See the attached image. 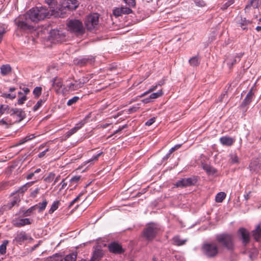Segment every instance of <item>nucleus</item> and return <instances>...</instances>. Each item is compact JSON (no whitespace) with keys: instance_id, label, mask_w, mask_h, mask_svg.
Segmentation results:
<instances>
[{"instance_id":"13d9d810","label":"nucleus","mask_w":261,"mask_h":261,"mask_svg":"<svg viewBox=\"0 0 261 261\" xmlns=\"http://www.w3.org/2000/svg\"><path fill=\"white\" fill-rule=\"evenodd\" d=\"M83 194L80 193L74 199H73L70 203L69 207H71L74 203L77 202L80 198L82 196Z\"/></svg>"},{"instance_id":"a19ab883","label":"nucleus","mask_w":261,"mask_h":261,"mask_svg":"<svg viewBox=\"0 0 261 261\" xmlns=\"http://www.w3.org/2000/svg\"><path fill=\"white\" fill-rule=\"evenodd\" d=\"M185 179L188 186L194 185L197 182V179L195 177L185 178Z\"/></svg>"},{"instance_id":"f704fd0d","label":"nucleus","mask_w":261,"mask_h":261,"mask_svg":"<svg viewBox=\"0 0 261 261\" xmlns=\"http://www.w3.org/2000/svg\"><path fill=\"white\" fill-rule=\"evenodd\" d=\"M47 204V201L46 200H44L42 202H40L38 204H36L37 205V209H38L39 212H41L43 211H44Z\"/></svg>"},{"instance_id":"1a4fd4ad","label":"nucleus","mask_w":261,"mask_h":261,"mask_svg":"<svg viewBox=\"0 0 261 261\" xmlns=\"http://www.w3.org/2000/svg\"><path fill=\"white\" fill-rule=\"evenodd\" d=\"M88 81V77H83L75 81L74 83H70L68 86L69 90L72 91L77 90L82 88Z\"/></svg>"},{"instance_id":"6e6552de","label":"nucleus","mask_w":261,"mask_h":261,"mask_svg":"<svg viewBox=\"0 0 261 261\" xmlns=\"http://www.w3.org/2000/svg\"><path fill=\"white\" fill-rule=\"evenodd\" d=\"M28 240H32L33 239L24 231H17L13 240V242L21 245L25 241Z\"/></svg>"},{"instance_id":"de8ad7c7","label":"nucleus","mask_w":261,"mask_h":261,"mask_svg":"<svg viewBox=\"0 0 261 261\" xmlns=\"http://www.w3.org/2000/svg\"><path fill=\"white\" fill-rule=\"evenodd\" d=\"M79 99V97L77 96H74L71 99H70L67 101V105L69 106L72 105L73 104L76 103L78 100Z\"/></svg>"},{"instance_id":"dca6fc26","label":"nucleus","mask_w":261,"mask_h":261,"mask_svg":"<svg viewBox=\"0 0 261 261\" xmlns=\"http://www.w3.org/2000/svg\"><path fill=\"white\" fill-rule=\"evenodd\" d=\"M260 5L261 0H249L244 8V12L245 13H249L251 7H253L254 9H258Z\"/></svg>"},{"instance_id":"9b49d317","label":"nucleus","mask_w":261,"mask_h":261,"mask_svg":"<svg viewBox=\"0 0 261 261\" xmlns=\"http://www.w3.org/2000/svg\"><path fill=\"white\" fill-rule=\"evenodd\" d=\"M108 249L110 252L114 254H121L124 252L122 246L116 242L111 243L108 245Z\"/></svg>"},{"instance_id":"c03bdc74","label":"nucleus","mask_w":261,"mask_h":261,"mask_svg":"<svg viewBox=\"0 0 261 261\" xmlns=\"http://www.w3.org/2000/svg\"><path fill=\"white\" fill-rule=\"evenodd\" d=\"M233 3L234 0H228L226 3L221 5L220 9L223 11L225 10Z\"/></svg>"},{"instance_id":"0eeeda50","label":"nucleus","mask_w":261,"mask_h":261,"mask_svg":"<svg viewBox=\"0 0 261 261\" xmlns=\"http://www.w3.org/2000/svg\"><path fill=\"white\" fill-rule=\"evenodd\" d=\"M49 39L52 42H62L65 40V35L59 30H53L50 32Z\"/></svg>"},{"instance_id":"393cba45","label":"nucleus","mask_w":261,"mask_h":261,"mask_svg":"<svg viewBox=\"0 0 261 261\" xmlns=\"http://www.w3.org/2000/svg\"><path fill=\"white\" fill-rule=\"evenodd\" d=\"M52 86L57 91L59 90L63 85V82L61 79L56 77L52 80Z\"/></svg>"},{"instance_id":"58836bf2","label":"nucleus","mask_w":261,"mask_h":261,"mask_svg":"<svg viewBox=\"0 0 261 261\" xmlns=\"http://www.w3.org/2000/svg\"><path fill=\"white\" fill-rule=\"evenodd\" d=\"M60 204L59 201H55L52 204L50 208L48 211L49 214L53 213L58 208Z\"/></svg>"},{"instance_id":"473e14b6","label":"nucleus","mask_w":261,"mask_h":261,"mask_svg":"<svg viewBox=\"0 0 261 261\" xmlns=\"http://www.w3.org/2000/svg\"><path fill=\"white\" fill-rule=\"evenodd\" d=\"M35 137L34 134H31L30 135H28L24 137V138L20 140L16 144V146L21 145L25 142L32 140V139L34 138Z\"/></svg>"},{"instance_id":"5701e85b","label":"nucleus","mask_w":261,"mask_h":261,"mask_svg":"<svg viewBox=\"0 0 261 261\" xmlns=\"http://www.w3.org/2000/svg\"><path fill=\"white\" fill-rule=\"evenodd\" d=\"M220 143L223 145L231 146L234 142V140L229 137H222L220 139Z\"/></svg>"},{"instance_id":"774afa93","label":"nucleus","mask_w":261,"mask_h":261,"mask_svg":"<svg viewBox=\"0 0 261 261\" xmlns=\"http://www.w3.org/2000/svg\"><path fill=\"white\" fill-rule=\"evenodd\" d=\"M151 98L149 96V97H147V98H146L142 100V102H144V103H149L150 101H151Z\"/></svg>"},{"instance_id":"f03ea898","label":"nucleus","mask_w":261,"mask_h":261,"mask_svg":"<svg viewBox=\"0 0 261 261\" xmlns=\"http://www.w3.org/2000/svg\"><path fill=\"white\" fill-rule=\"evenodd\" d=\"M216 240L222 248L229 251L234 250L235 246L232 234L227 233H221L217 235Z\"/></svg>"},{"instance_id":"5fc2aeb1","label":"nucleus","mask_w":261,"mask_h":261,"mask_svg":"<svg viewBox=\"0 0 261 261\" xmlns=\"http://www.w3.org/2000/svg\"><path fill=\"white\" fill-rule=\"evenodd\" d=\"M103 154V152H100L99 153L95 155H93L92 158L88 161V162H90L91 161H97L99 156Z\"/></svg>"},{"instance_id":"864d4df0","label":"nucleus","mask_w":261,"mask_h":261,"mask_svg":"<svg viewBox=\"0 0 261 261\" xmlns=\"http://www.w3.org/2000/svg\"><path fill=\"white\" fill-rule=\"evenodd\" d=\"M158 85H156L155 86H152V88L149 89L148 91L144 92L143 94H142L140 96L143 97L148 94L149 93H150L151 92L154 91L157 88Z\"/></svg>"},{"instance_id":"603ef678","label":"nucleus","mask_w":261,"mask_h":261,"mask_svg":"<svg viewBox=\"0 0 261 261\" xmlns=\"http://www.w3.org/2000/svg\"><path fill=\"white\" fill-rule=\"evenodd\" d=\"M124 2L130 7H135L136 5L135 0H123Z\"/></svg>"},{"instance_id":"37998d69","label":"nucleus","mask_w":261,"mask_h":261,"mask_svg":"<svg viewBox=\"0 0 261 261\" xmlns=\"http://www.w3.org/2000/svg\"><path fill=\"white\" fill-rule=\"evenodd\" d=\"M45 101V99H40L39 100L36 104L34 106L33 111L34 112L37 111L42 105V104Z\"/></svg>"},{"instance_id":"39448f33","label":"nucleus","mask_w":261,"mask_h":261,"mask_svg":"<svg viewBox=\"0 0 261 261\" xmlns=\"http://www.w3.org/2000/svg\"><path fill=\"white\" fill-rule=\"evenodd\" d=\"M69 30L76 36H82L85 32L83 23L77 19L70 20L67 23Z\"/></svg>"},{"instance_id":"a18cd8bd","label":"nucleus","mask_w":261,"mask_h":261,"mask_svg":"<svg viewBox=\"0 0 261 261\" xmlns=\"http://www.w3.org/2000/svg\"><path fill=\"white\" fill-rule=\"evenodd\" d=\"M163 94L162 90H159L158 92L152 93L150 97L151 99H155L162 96Z\"/></svg>"},{"instance_id":"09e8293b","label":"nucleus","mask_w":261,"mask_h":261,"mask_svg":"<svg viewBox=\"0 0 261 261\" xmlns=\"http://www.w3.org/2000/svg\"><path fill=\"white\" fill-rule=\"evenodd\" d=\"M55 176V174L53 172H50L49 173L48 175L45 178L44 180L46 182H50L53 180Z\"/></svg>"},{"instance_id":"20e7f679","label":"nucleus","mask_w":261,"mask_h":261,"mask_svg":"<svg viewBox=\"0 0 261 261\" xmlns=\"http://www.w3.org/2000/svg\"><path fill=\"white\" fill-rule=\"evenodd\" d=\"M160 231V228L155 224H150L144 228L142 236L148 242L152 241Z\"/></svg>"},{"instance_id":"2eb2a0df","label":"nucleus","mask_w":261,"mask_h":261,"mask_svg":"<svg viewBox=\"0 0 261 261\" xmlns=\"http://www.w3.org/2000/svg\"><path fill=\"white\" fill-rule=\"evenodd\" d=\"M132 12V10L128 7L115 8L113 11V14L116 17H118L122 14H128Z\"/></svg>"},{"instance_id":"a878e982","label":"nucleus","mask_w":261,"mask_h":261,"mask_svg":"<svg viewBox=\"0 0 261 261\" xmlns=\"http://www.w3.org/2000/svg\"><path fill=\"white\" fill-rule=\"evenodd\" d=\"M252 234L256 241H258L261 239V227L260 224L258 225L256 229L252 231Z\"/></svg>"},{"instance_id":"4468645a","label":"nucleus","mask_w":261,"mask_h":261,"mask_svg":"<svg viewBox=\"0 0 261 261\" xmlns=\"http://www.w3.org/2000/svg\"><path fill=\"white\" fill-rule=\"evenodd\" d=\"M89 118V116H87L85 117V118L82 120L80 123L76 124L75 126L71 128L70 130L68 131L66 134L65 137L66 138L70 137L71 135L74 134L75 133H76L79 129H80L86 123V119Z\"/></svg>"},{"instance_id":"69168bd1","label":"nucleus","mask_w":261,"mask_h":261,"mask_svg":"<svg viewBox=\"0 0 261 261\" xmlns=\"http://www.w3.org/2000/svg\"><path fill=\"white\" fill-rule=\"evenodd\" d=\"M61 184L62 185L61 189H65L67 185V183L65 182V179H63Z\"/></svg>"},{"instance_id":"bb28decb","label":"nucleus","mask_w":261,"mask_h":261,"mask_svg":"<svg viewBox=\"0 0 261 261\" xmlns=\"http://www.w3.org/2000/svg\"><path fill=\"white\" fill-rule=\"evenodd\" d=\"M76 258L77 253L72 252L66 255L64 257L61 258V259L58 260V261H76Z\"/></svg>"},{"instance_id":"0e129e2a","label":"nucleus","mask_w":261,"mask_h":261,"mask_svg":"<svg viewBox=\"0 0 261 261\" xmlns=\"http://www.w3.org/2000/svg\"><path fill=\"white\" fill-rule=\"evenodd\" d=\"M248 97H250L253 98V96H254V93L253 91V88H252L248 93H247V95Z\"/></svg>"},{"instance_id":"3c124183","label":"nucleus","mask_w":261,"mask_h":261,"mask_svg":"<svg viewBox=\"0 0 261 261\" xmlns=\"http://www.w3.org/2000/svg\"><path fill=\"white\" fill-rule=\"evenodd\" d=\"M40 188H37L35 190H33L30 196L32 198H35L36 197L37 195L39 193Z\"/></svg>"},{"instance_id":"e433bc0d","label":"nucleus","mask_w":261,"mask_h":261,"mask_svg":"<svg viewBox=\"0 0 261 261\" xmlns=\"http://www.w3.org/2000/svg\"><path fill=\"white\" fill-rule=\"evenodd\" d=\"M9 243L8 240H5L0 246V254H5L6 253L7 246Z\"/></svg>"},{"instance_id":"ddd939ff","label":"nucleus","mask_w":261,"mask_h":261,"mask_svg":"<svg viewBox=\"0 0 261 261\" xmlns=\"http://www.w3.org/2000/svg\"><path fill=\"white\" fill-rule=\"evenodd\" d=\"M238 233L240 234L243 244L247 245L250 242V234L249 231L245 228H240L238 230Z\"/></svg>"},{"instance_id":"a211bd4d","label":"nucleus","mask_w":261,"mask_h":261,"mask_svg":"<svg viewBox=\"0 0 261 261\" xmlns=\"http://www.w3.org/2000/svg\"><path fill=\"white\" fill-rule=\"evenodd\" d=\"M12 223L14 226L17 227H21L26 225L31 224L32 222L29 218H23L17 220H13Z\"/></svg>"},{"instance_id":"aec40b11","label":"nucleus","mask_w":261,"mask_h":261,"mask_svg":"<svg viewBox=\"0 0 261 261\" xmlns=\"http://www.w3.org/2000/svg\"><path fill=\"white\" fill-rule=\"evenodd\" d=\"M103 256V253L101 249H95L92 254L91 259L89 261H99Z\"/></svg>"},{"instance_id":"bf43d9fd","label":"nucleus","mask_w":261,"mask_h":261,"mask_svg":"<svg viewBox=\"0 0 261 261\" xmlns=\"http://www.w3.org/2000/svg\"><path fill=\"white\" fill-rule=\"evenodd\" d=\"M83 194L80 193L74 199H73L70 203L69 207H71L74 203L77 202L80 198L82 196Z\"/></svg>"},{"instance_id":"49530a36","label":"nucleus","mask_w":261,"mask_h":261,"mask_svg":"<svg viewBox=\"0 0 261 261\" xmlns=\"http://www.w3.org/2000/svg\"><path fill=\"white\" fill-rule=\"evenodd\" d=\"M196 6L203 8L206 6V3L203 0H194Z\"/></svg>"},{"instance_id":"9d476101","label":"nucleus","mask_w":261,"mask_h":261,"mask_svg":"<svg viewBox=\"0 0 261 261\" xmlns=\"http://www.w3.org/2000/svg\"><path fill=\"white\" fill-rule=\"evenodd\" d=\"M94 61L95 58L92 56L76 59L74 60L75 64L81 67L84 66L88 64H92Z\"/></svg>"},{"instance_id":"6e6d98bb","label":"nucleus","mask_w":261,"mask_h":261,"mask_svg":"<svg viewBox=\"0 0 261 261\" xmlns=\"http://www.w3.org/2000/svg\"><path fill=\"white\" fill-rule=\"evenodd\" d=\"M155 118L152 117V118L149 119L148 120H147L145 122V125L147 126H150L155 122Z\"/></svg>"},{"instance_id":"8fccbe9b","label":"nucleus","mask_w":261,"mask_h":261,"mask_svg":"<svg viewBox=\"0 0 261 261\" xmlns=\"http://www.w3.org/2000/svg\"><path fill=\"white\" fill-rule=\"evenodd\" d=\"M231 162L233 164L239 163V158L236 154H232L230 155Z\"/></svg>"},{"instance_id":"e2e57ef3","label":"nucleus","mask_w":261,"mask_h":261,"mask_svg":"<svg viewBox=\"0 0 261 261\" xmlns=\"http://www.w3.org/2000/svg\"><path fill=\"white\" fill-rule=\"evenodd\" d=\"M6 31L4 29H0V43H1L3 36L5 34Z\"/></svg>"},{"instance_id":"b1692460","label":"nucleus","mask_w":261,"mask_h":261,"mask_svg":"<svg viewBox=\"0 0 261 261\" xmlns=\"http://www.w3.org/2000/svg\"><path fill=\"white\" fill-rule=\"evenodd\" d=\"M202 168L209 175H213L217 172L216 169L207 164H203L202 165Z\"/></svg>"},{"instance_id":"c756f323","label":"nucleus","mask_w":261,"mask_h":261,"mask_svg":"<svg viewBox=\"0 0 261 261\" xmlns=\"http://www.w3.org/2000/svg\"><path fill=\"white\" fill-rule=\"evenodd\" d=\"M249 167L251 170H253L254 171L258 170L259 169H260L261 166L258 164V162L257 160L252 161L249 165Z\"/></svg>"},{"instance_id":"4c0bfd02","label":"nucleus","mask_w":261,"mask_h":261,"mask_svg":"<svg viewBox=\"0 0 261 261\" xmlns=\"http://www.w3.org/2000/svg\"><path fill=\"white\" fill-rule=\"evenodd\" d=\"M252 98L246 96L244 99L243 100L240 107L241 108L245 107L249 105L252 100Z\"/></svg>"},{"instance_id":"f8f14e48","label":"nucleus","mask_w":261,"mask_h":261,"mask_svg":"<svg viewBox=\"0 0 261 261\" xmlns=\"http://www.w3.org/2000/svg\"><path fill=\"white\" fill-rule=\"evenodd\" d=\"M79 4L77 0H65L62 4V7L70 11H73L79 7Z\"/></svg>"},{"instance_id":"6ab92c4d","label":"nucleus","mask_w":261,"mask_h":261,"mask_svg":"<svg viewBox=\"0 0 261 261\" xmlns=\"http://www.w3.org/2000/svg\"><path fill=\"white\" fill-rule=\"evenodd\" d=\"M243 54L237 55L235 57H230L226 59L227 64L230 69L237 62H239Z\"/></svg>"},{"instance_id":"72a5a7b5","label":"nucleus","mask_w":261,"mask_h":261,"mask_svg":"<svg viewBox=\"0 0 261 261\" xmlns=\"http://www.w3.org/2000/svg\"><path fill=\"white\" fill-rule=\"evenodd\" d=\"M225 197L226 194L224 192H220L216 195L215 200L217 202H222Z\"/></svg>"},{"instance_id":"c85d7f7f","label":"nucleus","mask_w":261,"mask_h":261,"mask_svg":"<svg viewBox=\"0 0 261 261\" xmlns=\"http://www.w3.org/2000/svg\"><path fill=\"white\" fill-rule=\"evenodd\" d=\"M191 66L195 67L198 66L200 64V59L198 56L191 58L189 61Z\"/></svg>"},{"instance_id":"79ce46f5","label":"nucleus","mask_w":261,"mask_h":261,"mask_svg":"<svg viewBox=\"0 0 261 261\" xmlns=\"http://www.w3.org/2000/svg\"><path fill=\"white\" fill-rule=\"evenodd\" d=\"M175 186L177 187H180V188H185V187H188L187 185L186 181L185 178H182V179L177 181L175 184Z\"/></svg>"},{"instance_id":"680f3d73","label":"nucleus","mask_w":261,"mask_h":261,"mask_svg":"<svg viewBox=\"0 0 261 261\" xmlns=\"http://www.w3.org/2000/svg\"><path fill=\"white\" fill-rule=\"evenodd\" d=\"M3 96L6 98H8L11 99H13L15 98L16 95L15 94H7V93H4L3 94Z\"/></svg>"},{"instance_id":"ea45409f","label":"nucleus","mask_w":261,"mask_h":261,"mask_svg":"<svg viewBox=\"0 0 261 261\" xmlns=\"http://www.w3.org/2000/svg\"><path fill=\"white\" fill-rule=\"evenodd\" d=\"M42 88L41 87H36L34 88L33 93L35 98H38L42 93Z\"/></svg>"},{"instance_id":"7ed1b4c3","label":"nucleus","mask_w":261,"mask_h":261,"mask_svg":"<svg viewBox=\"0 0 261 261\" xmlns=\"http://www.w3.org/2000/svg\"><path fill=\"white\" fill-rule=\"evenodd\" d=\"M202 253L207 258H214L219 254V247L216 242L205 243L201 248Z\"/></svg>"},{"instance_id":"cd10ccee","label":"nucleus","mask_w":261,"mask_h":261,"mask_svg":"<svg viewBox=\"0 0 261 261\" xmlns=\"http://www.w3.org/2000/svg\"><path fill=\"white\" fill-rule=\"evenodd\" d=\"M5 113L11 114V109L8 105H2L0 106V117Z\"/></svg>"},{"instance_id":"f3484780","label":"nucleus","mask_w":261,"mask_h":261,"mask_svg":"<svg viewBox=\"0 0 261 261\" xmlns=\"http://www.w3.org/2000/svg\"><path fill=\"white\" fill-rule=\"evenodd\" d=\"M11 116L16 115L17 117L18 122L22 121L25 117L24 112L21 109H18L17 108L11 109Z\"/></svg>"},{"instance_id":"423d86ee","label":"nucleus","mask_w":261,"mask_h":261,"mask_svg":"<svg viewBox=\"0 0 261 261\" xmlns=\"http://www.w3.org/2000/svg\"><path fill=\"white\" fill-rule=\"evenodd\" d=\"M99 15L98 13H92L87 16L85 20L86 28L90 31H92L98 25Z\"/></svg>"},{"instance_id":"338daca9","label":"nucleus","mask_w":261,"mask_h":261,"mask_svg":"<svg viewBox=\"0 0 261 261\" xmlns=\"http://www.w3.org/2000/svg\"><path fill=\"white\" fill-rule=\"evenodd\" d=\"M1 123L3 125H8V124H12V122H10V121H6L5 120H4V119H2L1 121H0Z\"/></svg>"},{"instance_id":"2f4dec72","label":"nucleus","mask_w":261,"mask_h":261,"mask_svg":"<svg viewBox=\"0 0 261 261\" xmlns=\"http://www.w3.org/2000/svg\"><path fill=\"white\" fill-rule=\"evenodd\" d=\"M20 200L18 198H16V197H15L14 200L11 201L10 203H8L7 204L4 205V206L6 208V210L8 211L10 210L12 207H13Z\"/></svg>"},{"instance_id":"4d7b16f0","label":"nucleus","mask_w":261,"mask_h":261,"mask_svg":"<svg viewBox=\"0 0 261 261\" xmlns=\"http://www.w3.org/2000/svg\"><path fill=\"white\" fill-rule=\"evenodd\" d=\"M45 2L50 7L55 6L57 3V0H45Z\"/></svg>"},{"instance_id":"7c9ffc66","label":"nucleus","mask_w":261,"mask_h":261,"mask_svg":"<svg viewBox=\"0 0 261 261\" xmlns=\"http://www.w3.org/2000/svg\"><path fill=\"white\" fill-rule=\"evenodd\" d=\"M37 205H35L31 207L27 210L22 211V213L23 216L24 217H28V216H30L34 212V211L37 209Z\"/></svg>"},{"instance_id":"4be33fe9","label":"nucleus","mask_w":261,"mask_h":261,"mask_svg":"<svg viewBox=\"0 0 261 261\" xmlns=\"http://www.w3.org/2000/svg\"><path fill=\"white\" fill-rule=\"evenodd\" d=\"M251 23L252 21L247 19L245 17L241 16L238 24L243 30H247L248 29L247 25Z\"/></svg>"},{"instance_id":"052dcab7","label":"nucleus","mask_w":261,"mask_h":261,"mask_svg":"<svg viewBox=\"0 0 261 261\" xmlns=\"http://www.w3.org/2000/svg\"><path fill=\"white\" fill-rule=\"evenodd\" d=\"M26 100L27 96H23L22 97H20L18 99L17 103L19 105H22Z\"/></svg>"},{"instance_id":"c9c22d12","label":"nucleus","mask_w":261,"mask_h":261,"mask_svg":"<svg viewBox=\"0 0 261 261\" xmlns=\"http://www.w3.org/2000/svg\"><path fill=\"white\" fill-rule=\"evenodd\" d=\"M81 178L80 176H75L72 177L70 179V186H73V188L75 187L77 185V183L80 180Z\"/></svg>"},{"instance_id":"f257e3e1","label":"nucleus","mask_w":261,"mask_h":261,"mask_svg":"<svg viewBox=\"0 0 261 261\" xmlns=\"http://www.w3.org/2000/svg\"><path fill=\"white\" fill-rule=\"evenodd\" d=\"M49 14V11L45 7L33 8L24 15L25 20L19 17L15 20V23L18 27L22 30L31 29L32 27L29 24V21L38 22L46 18Z\"/></svg>"},{"instance_id":"412c9836","label":"nucleus","mask_w":261,"mask_h":261,"mask_svg":"<svg viewBox=\"0 0 261 261\" xmlns=\"http://www.w3.org/2000/svg\"><path fill=\"white\" fill-rule=\"evenodd\" d=\"M1 74L3 76H8L11 74L12 68L9 64L2 65L0 67Z\"/></svg>"}]
</instances>
